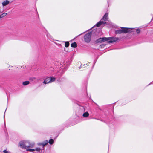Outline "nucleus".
Wrapping results in <instances>:
<instances>
[{
    "label": "nucleus",
    "instance_id": "11",
    "mask_svg": "<svg viewBox=\"0 0 153 153\" xmlns=\"http://www.w3.org/2000/svg\"><path fill=\"white\" fill-rule=\"evenodd\" d=\"M89 114L88 112L86 111L83 114L82 116L84 117H88L89 116Z\"/></svg>",
    "mask_w": 153,
    "mask_h": 153
},
{
    "label": "nucleus",
    "instance_id": "33",
    "mask_svg": "<svg viewBox=\"0 0 153 153\" xmlns=\"http://www.w3.org/2000/svg\"><path fill=\"white\" fill-rule=\"evenodd\" d=\"M82 34H79V35H78L77 36H80V35H81Z\"/></svg>",
    "mask_w": 153,
    "mask_h": 153
},
{
    "label": "nucleus",
    "instance_id": "18",
    "mask_svg": "<svg viewBox=\"0 0 153 153\" xmlns=\"http://www.w3.org/2000/svg\"><path fill=\"white\" fill-rule=\"evenodd\" d=\"M69 45V43L68 42H65V47H68Z\"/></svg>",
    "mask_w": 153,
    "mask_h": 153
},
{
    "label": "nucleus",
    "instance_id": "9",
    "mask_svg": "<svg viewBox=\"0 0 153 153\" xmlns=\"http://www.w3.org/2000/svg\"><path fill=\"white\" fill-rule=\"evenodd\" d=\"M108 19V14L105 13L104 16H103L102 18L101 19V20H103L106 21Z\"/></svg>",
    "mask_w": 153,
    "mask_h": 153
},
{
    "label": "nucleus",
    "instance_id": "26",
    "mask_svg": "<svg viewBox=\"0 0 153 153\" xmlns=\"http://www.w3.org/2000/svg\"><path fill=\"white\" fill-rule=\"evenodd\" d=\"M7 14V13H2L1 15L2 16V17H4Z\"/></svg>",
    "mask_w": 153,
    "mask_h": 153
},
{
    "label": "nucleus",
    "instance_id": "36",
    "mask_svg": "<svg viewBox=\"0 0 153 153\" xmlns=\"http://www.w3.org/2000/svg\"><path fill=\"white\" fill-rule=\"evenodd\" d=\"M96 105L97 106H98V105L97 104H96Z\"/></svg>",
    "mask_w": 153,
    "mask_h": 153
},
{
    "label": "nucleus",
    "instance_id": "16",
    "mask_svg": "<svg viewBox=\"0 0 153 153\" xmlns=\"http://www.w3.org/2000/svg\"><path fill=\"white\" fill-rule=\"evenodd\" d=\"M30 83V82L29 81H25L23 82V85H24L25 86L28 84H29Z\"/></svg>",
    "mask_w": 153,
    "mask_h": 153
},
{
    "label": "nucleus",
    "instance_id": "23",
    "mask_svg": "<svg viewBox=\"0 0 153 153\" xmlns=\"http://www.w3.org/2000/svg\"><path fill=\"white\" fill-rule=\"evenodd\" d=\"M82 68H84L85 67H86V66H88V63H87L85 65L84 64L83 65H82Z\"/></svg>",
    "mask_w": 153,
    "mask_h": 153
},
{
    "label": "nucleus",
    "instance_id": "12",
    "mask_svg": "<svg viewBox=\"0 0 153 153\" xmlns=\"http://www.w3.org/2000/svg\"><path fill=\"white\" fill-rule=\"evenodd\" d=\"M71 46L72 47L76 48L77 47V44L76 42H74L71 44Z\"/></svg>",
    "mask_w": 153,
    "mask_h": 153
},
{
    "label": "nucleus",
    "instance_id": "35",
    "mask_svg": "<svg viewBox=\"0 0 153 153\" xmlns=\"http://www.w3.org/2000/svg\"><path fill=\"white\" fill-rule=\"evenodd\" d=\"M96 105L97 106H98V105L97 104H96Z\"/></svg>",
    "mask_w": 153,
    "mask_h": 153
},
{
    "label": "nucleus",
    "instance_id": "15",
    "mask_svg": "<svg viewBox=\"0 0 153 153\" xmlns=\"http://www.w3.org/2000/svg\"><path fill=\"white\" fill-rule=\"evenodd\" d=\"M25 149L27 151H29V152H33L35 151L34 149H30L29 148H27Z\"/></svg>",
    "mask_w": 153,
    "mask_h": 153
},
{
    "label": "nucleus",
    "instance_id": "32",
    "mask_svg": "<svg viewBox=\"0 0 153 153\" xmlns=\"http://www.w3.org/2000/svg\"><path fill=\"white\" fill-rule=\"evenodd\" d=\"M46 36L48 38H49V37L48 36V34H46Z\"/></svg>",
    "mask_w": 153,
    "mask_h": 153
},
{
    "label": "nucleus",
    "instance_id": "21",
    "mask_svg": "<svg viewBox=\"0 0 153 153\" xmlns=\"http://www.w3.org/2000/svg\"><path fill=\"white\" fill-rule=\"evenodd\" d=\"M105 46V45L102 44V45H100V47L101 48H104Z\"/></svg>",
    "mask_w": 153,
    "mask_h": 153
},
{
    "label": "nucleus",
    "instance_id": "28",
    "mask_svg": "<svg viewBox=\"0 0 153 153\" xmlns=\"http://www.w3.org/2000/svg\"><path fill=\"white\" fill-rule=\"evenodd\" d=\"M3 152L4 153H9L8 151H7L6 150H4L3 151Z\"/></svg>",
    "mask_w": 153,
    "mask_h": 153
},
{
    "label": "nucleus",
    "instance_id": "17",
    "mask_svg": "<svg viewBox=\"0 0 153 153\" xmlns=\"http://www.w3.org/2000/svg\"><path fill=\"white\" fill-rule=\"evenodd\" d=\"M36 79V78L34 77H30L29 78V80L30 81H34Z\"/></svg>",
    "mask_w": 153,
    "mask_h": 153
},
{
    "label": "nucleus",
    "instance_id": "20",
    "mask_svg": "<svg viewBox=\"0 0 153 153\" xmlns=\"http://www.w3.org/2000/svg\"><path fill=\"white\" fill-rule=\"evenodd\" d=\"M114 105H110V107L111 108L112 111L113 113L114 112L113 109H114Z\"/></svg>",
    "mask_w": 153,
    "mask_h": 153
},
{
    "label": "nucleus",
    "instance_id": "31",
    "mask_svg": "<svg viewBox=\"0 0 153 153\" xmlns=\"http://www.w3.org/2000/svg\"><path fill=\"white\" fill-rule=\"evenodd\" d=\"M152 82H150L149 85H148V86L150 85L151 84H152Z\"/></svg>",
    "mask_w": 153,
    "mask_h": 153
},
{
    "label": "nucleus",
    "instance_id": "29",
    "mask_svg": "<svg viewBox=\"0 0 153 153\" xmlns=\"http://www.w3.org/2000/svg\"><path fill=\"white\" fill-rule=\"evenodd\" d=\"M82 65H81L80 66H79V67L78 68L79 69H80L81 68H82Z\"/></svg>",
    "mask_w": 153,
    "mask_h": 153
},
{
    "label": "nucleus",
    "instance_id": "6",
    "mask_svg": "<svg viewBox=\"0 0 153 153\" xmlns=\"http://www.w3.org/2000/svg\"><path fill=\"white\" fill-rule=\"evenodd\" d=\"M55 79L56 78L54 77H48L45 79L43 83L45 84L51 83L54 82Z\"/></svg>",
    "mask_w": 153,
    "mask_h": 153
},
{
    "label": "nucleus",
    "instance_id": "7",
    "mask_svg": "<svg viewBox=\"0 0 153 153\" xmlns=\"http://www.w3.org/2000/svg\"><path fill=\"white\" fill-rule=\"evenodd\" d=\"M71 59H68L66 60L65 62H63L61 65H62L63 68L66 69L71 64Z\"/></svg>",
    "mask_w": 153,
    "mask_h": 153
},
{
    "label": "nucleus",
    "instance_id": "19",
    "mask_svg": "<svg viewBox=\"0 0 153 153\" xmlns=\"http://www.w3.org/2000/svg\"><path fill=\"white\" fill-rule=\"evenodd\" d=\"M136 32L137 34H139L140 32V30L139 29H137L136 30Z\"/></svg>",
    "mask_w": 153,
    "mask_h": 153
},
{
    "label": "nucleus",
    "instance_id": "3",
    "mask_svg": "<svg viewBox=\"0 0 153 153\" xmlns=\"http://www.w3.org/2000/svg\"><path fill=\"white\" fill-rule=\"evenodd\" d=\"M122 29H119L116 30L115 33L116 34H120L121 33H129L132 32L130 30H132L134 28H127L124 27H120Z\"/></svg>",
    "mask_w": 153,
    "mask_h": 153
},
{
    "label": "nucleus",
    "instance_id": "13",
    "mask_svg": "<svg viewBox=\"0 0 153 153\" xmlns=\"http://www.w3.org/2000/svg\"><path fill=\"white\" fill-rule=\"evenodd\" d=\"M101 25V21H100L98 22L96 24H95V25L94 27H93L92 28L94 27L95 26H96L97 27H99Z\"/></svg>",
    "mask_w": 153,
    "mask_h": 153
},
{
    "label": "nucleus",
    "instance_id": "14",
    "mask_svg": "<svg viewBox=\"0 0 153 153\" xmlns=\"http://www.w3.org/2000/svg\"><path fill=\"white\" fill-rule=\"evenodd\" d=\"M44 148L42 147V148L41 149L39 148H36L35 149H34L35 151H36L38 152H40V150H44Z\"/></svg>",
    "mask_w": 153,
    "mask_h": 153
},
{
    "label": "nucleus",
    "instance_id": "27",
    "mask_svg": "<svg viewBox=\"0 0 153 153\" xmlns=\"http://www.w3.org/2000/svg\"><path fill=\"white\" fill-rule=\"evenodd\" d=\"M97 60V59H96L95 60H94L92 68H93L95 64V63L96 62Z\"/></svg>",
    "mask_w": 153,
    "mask_h": 153
},
{
    "label": "nucleus",
    "instance_id": "24",
    "mask_svg": "<svg viewBox=\"0 0 153 153\" xmlns=\"http://www.w3.org/2000/svg\"><path fill=\"white\" fill-rule=\"evenodd\" d=\"M82 68H84L85 67H86V66H88V63H87L85 65L84 64L83 65H82Z\"/></svg>",
    "mask_w": 153,
    "mask_h": 153
},
{
    "label": "nucleus",
    "instance_id": "4",
    "mask_svg": "<svg viewBox=\"0 0 153 153\" xmlns=\"http://www.w3.org/2000/svg\"><path fill=\"white\" fill-rule=\"evenodd\" d=\"M54 142V141L53 139H50L49 141L48 140H45L42 142L37 143V145L38 146H42L43 148H44V147L48 143H49L50 145H52L53 143Z\"/></svg>",
    "mask_w": 153,
    "mask_h": 153
},
{
    "label": "nucleus",
    "instance_id": "38",
    "mask_svg": "<svg viewBox=\"0 0 153 153\" xmlns=\"http://www.w3.org/2000/svg\"><path fill=\"white\" fill-rule=\"evenodd\" d=\"M96 105L97 106H98V105L97 104H96Z\"/></svg>",
    "mask_w": 153,
    "mask_h": 153
},
{
    "label": "nucleus",
    "instance_id": "25",
    "mask_svg": "<svg viewBox=\"0 0 153 153\" xmlns=\"http://www.w3.org/2000/svg\"><path fill=\"white\" fill-rule=\"evenodd\" d=\"M82 68H84L85 67H86V66H88V63H87L85 65L84 64L83 65H82Z\"/></svg>",
    "mask_w": 153,
    "mask_h": 153
},
{
    "label": "nucleus",
    "instance_id": "30",
    "mask_svg": "<svg viewBox=\"0 0 153 153\" xmlns=\"http://www.w3.org/2000/svg\"><path fill=\"white\" fill-rule=\"evenodd\" d=\"M3 17H2V15H0V19L3 18Z\"/></svg>",
    "mask_w": 153,
    "mask_h": 153
},
{
    "label": "nucleus",
    "instance_id": "8",
    "mask_svg": "<svg viewBox=\"0 0 153 153\" xmlns=\"http://www.w3.org/2000/svg\"><path fill=\"white\" fill-rule=\"evenodd\" d=\"M85 106H79L80 111L82 113L84 112L85 111Z\"/></svg>",
    "mask_w": 153,
    "mask_h": 153
},
{
    "label": "nucleus",
    "instance_id": "37",
    "mask_svg": "<svg viewBox=\"0 0 153 153\" xmlns=\"http://www.w3.org/2000/svg\"><path fill=\"white\" fill-rule=\"evenodd\" d=\"M96 105L97 106H98V105L97 104H96Z\"/></svg>",
    "mask_w": 153,
    "mask_h": 153
},
{
    "label": "nucleus",
    "instance_id": "1",
    "mask_svg": "<svg viewBox=\"0 0 153 153\" xmlns=\"http://www.w3.org/2000/svg\"><path fill=\"white\" fill-rule=\"evenodd\" d=\"M119 40L118 38L115 37H102L96 40L95 43L97 44L102 43L104 42L107 41L108 43H113Z\"/></svg>",
    "mask_w": 153,
    "mask_h": 153
},
{
    "label": "nucleus",
    "instance_id": "22",
    "mask_svg": "<svg viewBox=\"0 0 153 153\" xmlns=\"http://www.w3.org/2000/svg\"><path fill=\"white\" fill-rule=\"evenodd\" d=\"M102 20H101V19L100 20V21H101V25L105 24L106 23V22H105V21H102Z\"/></svg>",
    "mask_w": 153,
    "mask_h": 153
},
{
    "label": "nucleus",
    "instance_id": "34",
    "mask_svg": "<svg viewBox=\"0 0 153 153\" xmlns=\"http://www.w3.org/2000/svg\"><path fill=\"white\" fill-rule=\"evenodd\" d=\"M96 105L97 106H98V105L97 104H96Z\"/></svg>",
    "mask_w": 153,
    "mask_h": 153
},
{
    "label": "nucleus",
    "instance_id": "10",
    "mask_svg": "<svg viewBox=\"0 0 153 153\" xmlns=\"http://www.w3.org/2000/svg\"><path fill=\"white\" fill-rule=\"evenodd\" d=\"M9 3V1L7 0H6L5 1H3L2 4L3 6H5L8 5Z\"/></svg>",
    "mask_w": 153,
    "mask_h": 153
},
{
    "label": "nucleus",
    "instance_id": "5",
    "mask_svg": "<svg viewBox=\"0 0 153 153\" xmlns=\"http://www.w3.org/2000/svg\"><path fill=\"white\" fill-rule=\"evenodd\" d=\"M92 33L93 31L89 32L85 35L84 36V39L86 42L89 43L91 41Z\"/></svg>",
    "mask_w": 153,
    "mask_h": 153
},
{
    "label": "nucleus",
    "instance_id": "2",
    "mask_svg": "<svg viewBox=\"0 0 153 153\" xmlns=\"http://www.w3.org/2000/svg\"><path fill=\"white\" fill-rule=\"evenodd\" d=\"M35 145L34 142L29 140H24L20 141V147L24 149L27 148H33Z\"/></svg>",
    "mask_w": 153,
    "mask_h": 153
}]
</instances>
